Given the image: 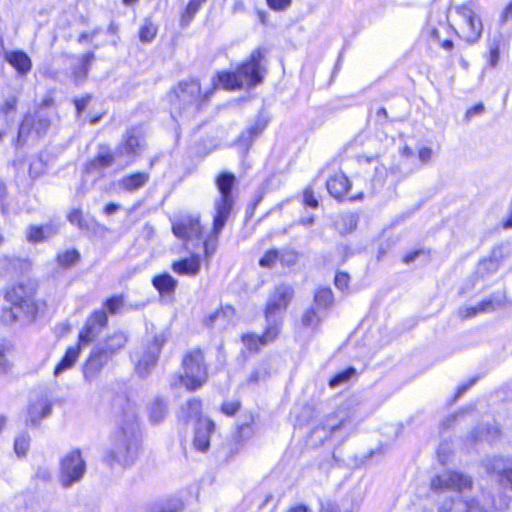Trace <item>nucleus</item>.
Returning a JSON list of instances; mask_svg holds the SVG:
<instances>
[{
    "label": "nucleus",
    "instance_id": "nucleus-59",
    "mask_svg": "<svg viewBox=\"0 0 512 512\" xmlns=\"http://www.w3.org/2000/svg\"><path fill=\"white\" fill-rule=\"evenodd\" d=\"M484 112V105L482 103H478L475 106L471 107L467 110L465 117L469 120L475 115H480Z\"/></svg>",
    "mask_w": 512,
    "mask_h": 512
},
{
    "label": "nucleus",
    "instance_id": "nucleus-43",
    "mask_svg": "<svg viewBox=\"0 0 512 512\" xmlns=\"http://www.w3.org/2000/svg\"><path fill=\"white\" fill-rule=\"evenodd\" d=\"M79 259V253L76 250H67L58 254L57 262L60 266L69 267L74 265Z\"/></svg>",
    "mask_w": 512,
    "mask_h": 512
},
{
    "label": "nucleus",
    "instance_id": "nucleus-64",
    "mask_svg": "<svg viewBox=\"0 0 512 512\" xmlns=\"http://www.w3.org/2000/svg\"><path fill=\"white\" fill-rule=\"evenodd\" d=\"M499 60V49L498 47H495L491 49L490 56H489V63L492 67L496 66Z\"/></svg>",
    "mask_w": 512,
    "mask_h": 512
},
{
    "label": "nucleus",
    "instance_id": "nucleus-26",
    "mask_svg": "<svg viewBox=\"0 0 512 512\" xmlns=\"http://www.w3.org/2000/svg\"><path fill=\"white\" fill-rule=\"evenodd\" d=\"M149 180V174L146 172H137L123 177L119 181V186L126 191L134 192L146 185Z\"/></svg>",
    "mask_w": 512,
    "mask_h": 512
},
{
    "label": "nucleus",
    "instance_id": "nucleus-17",
    "mask_svg": "<svg viewBox=\"0 0 512 512\" xmlns=\"http://www.w3.org/2000/svg\"><path fill=\"white\" fill-rule=\"evenodd\" d=\"M214 430V423L209 419H199L193 437V447L199 452H206L210 446V435Z\"/></svg>",
    "mask_w": 512,
    "mask_h": 512
},
{
    "label": "nucleus",
    "instance_id": "nucleus-24",
    "mask_svg": "<svg viewBox=\"0 0 512 512\" xmlns=\"http://www.w3.org/2000/svg\"><path fill=\"white\" fill-rule=\"evenodd\" d=\"M279 333L280 332H276L274 336H269L268 324H266L265 332L261 336L252 333L244 334L242 336V342L250 351H258L261 346L273 342L278 337Z\"/></svg>",
    "mask_w": 512,
    "mask_h": 512
},
{
    "label": "nucleus",
    "instance_id": "nucleus-6",
    "mask_svg": "<svg viewBox=\"0 0 512 512\" xmlns=\"http://www.w3.org/2000/svg\"><path fill=\"white\" fill-rule=\"evenodd\" d=\"M183 375L175 376L171 380V386L184 385L188 390L193 391L200 388L208 378L207 366L201 350L188 352L182 361Z\"/></svg>",
    "mask_w": 512,
    "mask_h": 512
},
{
    "label": "nucleus",
    "instance_id": "nucleus-33",
    "mask_svg": "<svg viewBox=\"0 0 512 512\" xmlns=\"http://www.w3.org/2000/svg\"><path fill=\"white\" fill-rule=\"evenodd\" d=\"M448 19V15L446 11H434L432 10L429 14L428 21H427V32L431 35V37L436 42H440V36L438 32V28L436 27V23L439 25L446 22Z\"/></svg>",
    "mask_w": 512,
    "mask_h": 512
},
{
    "label": "nucleus",
    "instance_id": "nucleus-21",
    "mask_svg": "<svg viewBox=\"0 0 512 512\" xmlns=\"http://www.w3.org/2000/svg\"><path fill=\"white\" fill-rule=\"evenodd\" d=\"M52 405L47 398H41L32 403L28 410L27 422L33 426H37L40 421L50 416Z\"/></svg>",
    "mask_w": 512,
    "mask_h": 512
},
{
    "label": "nucleus",
    "instance_id": "nucleus-31",
    "mask_svg": "<svg viewBox=\"0 0 512 512\" xmlns=\"http://www.w3.org/2000/svg\"><path fill=\"white\" fill-rule=\"evenodd\" d=\"M127 341V335L124 332L118 331L107 337L103 343H99L98 345H103L108 353L111 354V357H113V355L125 347Z\"/></svg>",
    "mask_w": 512,
    "mask_h": 512
},
{
    "label": "nucleus",
    "instance_id": "nucleus-38",
    "mask_svg": "<svg viewBox=\"0 0 512 512\" xmlns=\"http://www.w3.org/2000/svg\"><path fill=\"white\" fill-rule=\"evenodd\" d=\"M334 298L330 288H319L314 295V302L318 308H329Z\"/></svg>",
    "mask_w": 512,
    "mask_h": 512
},
{
    "label": "nucleus",
    "instance_id": "nucleus-54",
    "mask_svg": "<svg viewBox=\"0 0 512 512\" xmlns=\"http://www.w3.org/2000/svg\"><path fill=\"white\" fill-rule=\"evenodd\" d=\"M7 347L0 343V374L5 373L10 369V362L6 358Z\"/></svg>",
    "mask_w": 512,
    "mask_h": 512
},
{
    "label": "nucleus",
    "instance_id": "nucleus-23",
    "mask_svg": "<svg viewBox=\"0 0 512 512\" xmlns=\"http://www.w3.org/2000/svg\"><path fill=\"white\" fill-rule=\"evenodd\" d=\"M267 124L268 120L264 116L259 115L254 120L253 124H251L245 131L241 133L238 138L239 144L248 148L254 139L264 131Z\"/></svg>",
    "mask_w": 512,
    "mask_h": 512
},
{
    "label": "nucleus",
    "instance_id": "nucleus-14",
    "mask_svg": "<svg viewBox=\"0 0 512 512\" xmlns=\"http://www.w3.org/2000/svg\"><path fill=\"white\" fill-rule=\"evenodd\" d=\"M173 234L184 242L199 239L202 233L198 214L183 215L172 222Z\"/></svg>",
    "mask_w": 512,
    "mask_h": 512
},
{
    "label": "nucleus",
    "instance_id": "nucleus-1",
    "mask_svg": "<svg viewBox=\"0 0 512 512\" xmlns=\"http://www.w3.org/2000/svg\"><path fill=\"white\" fill-rule=\"evenodd\" d=\"M430 487L443 497L438 512H484L478 502L467 499L472 488V480L468 475L445 471L431 479Z\"/></svg>",
    "mask_w": 512,
    "mask_h": 512
},
{
    "label": "nucleus",
    "instance_id": "nucleus-9",
    "mask_svg": "<svg viewBox=\"0 0 512 512\" xmlns=\"http://www.w3.org/2000/svg\"><path fill=\"white\" fill-rule=\"evenodd\" d=\"M23 287L14 288L7 292L6 298L12 303V307L4 309L1 321L4 324H12L21 317V313L32 315L34 306L30 298L23 297Z\"/></svg>",
    "mask_w": 512,
    "mask_h": 512
},
{
    "label": "nucleus",
    "instance_id": "nucleus-63",
    "mask_svg": "<svg viewBox=\"0 0 512 512\" xmlns=\"http://www.w3.org/2000/svg\"><path fill=\"white\" fill-rule=\"evenodd\" d=\"M89 100H90V96H86L81 99L75 100V106H76L78 113H82L85 110L86 106L89 103Z\"/></svg>",
    "mask_w": 512,
    "mask_h": 512
},
{
    "label": "nucleus",
    "instance_id": "nucleus-18",
    "mask_svg": "<svg viewBox=\"0 0 512 512\" xmlns=\"http://www.w3.org/2000/svg\"><path fill=\"white\" fill-rule=\"evenodd\" d=\"M60 226L55 222H49L44 225H31L26 229V239L28 242L37 244L44 242L59 232Z\"/></svg>",
    "mask_w": 512,
    "mask_h": 512
},
{
    "label": "nucleus",
    "instance_id": "nucleus-44",
    "mask_svg": "<svg viewBox=\"0 0 512 512\" xmlns=\"http://www.w3.org/2000/svg\"><path fill=\"white\" fill-rule=\"evenodd\" d=\"M183 510V502L176 497L167 499L163 502L157 512H181Z\"/></svg>",
    "mask_w": 512,
    "mask_h": 512
},
{
    "label": "nucleus",
    "instance_id": "nucleus-52",
    "mask_svg": "<svg viewBox=\"0 0 512 512\" xmlns=\"http://www.w3.org/2000/svg\"><path fill=\"white\" fill-rule=\"evenodd\" d=\"M68 220L70 221V223L78 226L80 229L86 227L82 217V212L79 209L72 210L68 214Z\"/></svg>",
    "mask_w": 512,
    "mask_h": 512
},
{
    "label": "nucleus",
    "instance_id": "nucleus-40",
    "mask_svg": "<svg viewBox=\"0 0 512 512\" xmlns=\"http://www.w3.org/2000/svg\"><path fill=\"white\" fill-rule=\"evenodd\" d=\"M355 375H356L355 368L349 367V368L337 373L336 375H334L330 379L329 385H330V387L335 388L337 386H340V385L348 382Z\"/></svg>",
    "mask_w": 512,
    "mask_h": 512
},
{
    "label": "nucleus",
    "instance_id": "nucleus-5",
    "mask_svg": "<svg viewBox=\"0 0 512 512\" xmlns=\"http://www.w3.org/2000/svg\"><path fill=\"white\" fill-rule=\"evenodd\" d=\"M236 178L232 173L223 172L216 178L219 197L214 201L213 233L220 234L234 205L232 189Z\"/></svg>",
    "mask_w": 512,
    "mask_h": 512
},
{
    "label": "nucleus",
    "instance_id": "nucleus-15",
    "mask_svg": "<svg viewBox=\"0 0 512 512\" xmlns=\"http://www.w3.org/2000/svg\"><path fill=\"white\" fill-rule=\"evenodd\" d=\"M111 358V354L103 345H96L83 365L85 380L89 382L95 380Z\"/></svg>",
    "mask_w": 512,
    "mask_h": 512
},
{
    "label": "nucleus",
    "instance_id": "nucleus-3",
    "mask_svg": "<svg viewBox=\"0 0 512 512\" xmlns=\"http://www.w3.org/2000/svg\"><path fill=\"white\" fill-rule=\"evenodd\" d=\"M263 59L262 52L254 50L250 57L242 63L235 72L218 73L213 80V86L220 85L226 90H236L243 87H254L262 82L264 67L261 65Z\"/></svg>",
    "mask_w": 512,
    "mask_h": 512
},
{
    "label": "nucleus",
    "instance_id": "nucleus-58",
    "mask_svg": "<svg viewBox=\"0 0 512 512\" xmlns=\"http://www.w3.org/2000/svg\"><path fill=\"white\" fill-rule=\"evenodd\" d=\"M498 269V263L496 260L490 258L481 262L480 270H486L490 273L496 272Z\"/></svg>",
    "mask_w": 512,
    "mask_h": 512
},
{
    "label": "nucleus",
    "instance_id": "nucleus-29",
    "mask_svg": "<svg viewBox=\"0 0 512 512\" xmlns=\"http://www.w3.org/2000/svg\"><path fill=\"white\" fill-rule=\"evenodd\" d=\"M173 270L182 275H196L200 270V257L192 255L190 258L173 263Z\"/></svg>",
    "mask_w": 512,
    "mask_h": 512
},
{
    "label": "nucleus",
    "instance_id": "nucleus-13",
    "mask_svg": "<svg viewBox=\"0 0 512 512\" xmlns=\"http://www.w3.org/2000/svg\"><path fill=\"white\" fill-rule=\"evenodd\" d=\"M172 95L174 96L172 103L176 109L190 106L197 108L201 98V85L195 79L181 81L178 83L177 87L174 88Z\"/></svg>",
    "mask_w": 512,
    "mask_h": 512
},
{
    "label": "nucleus",
    "instance_id": "nucleus-41",
    "mask_svg": "<svg viewBox=\"0 0 512 512\" xmlns=\"http://www.w3.org/2000/svg\"><path fill=\"white\" fill-rule=\"evenodd\" d=\"M482 311L486 313H490L495 311L496 309L501 308L504 305V296L502 295H492L488 299L483 300L482 302Z\"/></svg>",
    "mask_w": 512,
    "mask_h": 512
},
{
    "label": "nucleus",
    "instance_id": "nucleus-61",
    "mask_svg": "<svg viewBox=\"0 0 512 512\" xmlns=\"http://www.w3.org/2000/svg\"><path fill=\"white\" fill-rule=\"evenodd\" d=\"M459 317L462 319H468L476 316L475 309L473 306L461 307L458 311Z\"/></svg>",
    "mask_w": 512,
    "mask_h": 512
},
{
    "label": "nucleus",
    "instance_id": "nucleus-36",
    "mask_svg": "<svg viewBox=\"0 0 512 512\" xmlns=\"http://www.w3.org/2000/svg\"><path fill=\"white\" fill-rule=\"evenodd\" d=\"M207 2V0H189L187 7L182 14L181 24L187 26L193 20L199 9Z\"/></svg>",
    "mask_w": 512,
    "mask_h": 512
},
{
    "label": "nucleus",
    "instance_id": "nucleus-46",
    "mask_svg": "<svg viewBox=\"0 0 512 512\" xmlns=\"http://www.w3.org/2000/svg\"><path fill=\"white\" fill-rule=\"evenodd\" d=\"M234 314V309L231 306L222 307L220 310L212 313L208 319L207 324L213 325L217 320L224 319L226 317H230Z\"/></svg>",
    "mask_w": 512,
    "mask_h": 512
},
{
    "label": "nucleus",
    "instance_id": "nucleus-10",
    "mask_svg": "<svg viewBox=\"0 0 512 512\" xmlns=\"http://www.w3.org/2000/svg\"><path fill=\"white\" fill-rule=\"evenodd\" d=\"M145 149V136L140 127H133L126 131L121 143L117 146L116 155L126 157V164L132 163Z\"/></svg>",
    "mask_w": 512,
    "mask_h": 512
},
{
    "label": "nucleus",
    "instance_id": "nucleus-53",
    "mask_svg": "<svg viewBox=\"0 0 512 512\" xmlns=\"http://www.w3.org/2000/svg\"><path fill=\"white\" fill-rule=\"evenodd\" d=\"M350 277L347 273L339 272L335 276V286L340 290H345L348 288Z\"/></svg>",
    "mask_w": 512,
    "mask_h": 512
},
{
    "label": "nucleus",
    "instance_id": "nucleus-56",
    "mask_svg": "<svg viewBox=\"0 0 512 512\" xmlns=\"http://www.w3.org/2000/svg\"><path fill=\"white\" fill-rule=\"evenodd\" d=\"M267 3L271 9L282 11L290 6L291 0H267Z\"/></svg>",
    "mask_w": 512,
    "mask_h": 512
},
{
    "label": "nucleus",
    "instance_id": "nucleus-20",
    "mask_svg": "<svg viewBox=\"0 0 512 512\" xmlns=\"http://www.w3.org/2000/svg\"><path fill=\"white\" fill-rule=\"evenodd\" d=\"M94 58L95 56L93 52H88L81 58L74 56L70 57L72 65V77L76 84L83 82L86 79Z\"/></svg>",
    "mask_w": 512,
    "mask_h": 512
},
{
    "label": "nucleus",
    "instance_id": "nucleus-16",
    "mask_svg": "<svg viewBox=\"0 0 512 512\" xmlns=\"http://www.w3.org/2000/svg\"><path fill=\"white\" fill-rule=\"evenodd\" d=\"M108 317L105 310L94 311L86 320L79 333V345L89 344L95 340L107 325Z\"/></svg>",
    "mask_w": 512,
    "mask_h": 512
},
{
    "label": "nucleus",
    "instance_id": "nucleus-12",
    "mask_svg": "<svg viewBox=\"0 0 512 512\" xmlns=\"http://www.w3.org/2000/svg\"><path fill=\"white\" fill-rule=\"evenodd\" d=\"M165 342L163 334H156L148 341L142 351L134 355L136 371L140 376H146L157 362L161 348Z\"/></svg>",
    "mask_w": 512,
    "mask_h": 512
},
{
    "label": "nucleus",
    "instance_id": "nucleus-4",
    "mask_svg": "<svg viewBox=\"0 0 512 512\" xmlns=\"http://www.w3.org/2000/svg\"><path fill=\"white\" fill-rule=\"evenodd\" d=\"M294 297V289L289 284L277 285L268 295L264 316L268 324V335L280 332L284 314Z\"/></svg>",
    "mask_w": 512,
    "mask_h": 512
},
{
    "label": "nucleus",
    "instance_id": "nucleus-45",
    "mask_svg": "<svg viewBox=\"0 0 512 512\" xmlns=\"http://www.w3.org/2000/svg\"><path fill=\"white\" fill-rule=\"evenodd\" d=\"M301 321L304 326L315 328L320 323V317L313 308H310L305 311Z\"/></svg>",
    "mask_w": 512,
    "mask_h": 512
},
{
    "label": "nucleus",
    "instance_id": "nucleus-57",
    "mask_svg": "<svg viewBox=\"0 0 512 512\" xmlns=\"http://www.w3.org/2000/svg\"><path fill=\"white\" fill-rule=\"evenodd\" d=\"M240 408V403L238 401H230V402H225L223 405H222V411L226 414V415H234Z\"/></svg>",
    "mask_w": 512,
    "mask_h": 512
},
{
    "label": "nucleus",
    "instance_id": "nucleus-47",
    "mask_svg": "<svg viewBox=\"0 0 512 512\" xmlns=\"http://www.w3.org/2000/svg\"><path fill=\"white\" fill-rule=\"evenodd\" d=\"M123 306V298L121 296H113L111 298H108L105 303L104 307L111 313L115 314L120 309V307Z\"/></svg>",
    "mask_w": 512,
    "mask_h": 512
},
{
    "label": "nucleus",
    "instance_id": "nucleus-37",
    "mask_svg": "<svg viewBox=\"0 0 512 512\" xmlns=\"http://www.w3.org/2000/svg\"><path fill=\"white\" fill-rule=\"evenodd\" d=\"M31 437L28 432L19 433L14 440V451L18 457H25L30 449Z\"/></svg>",
    "mask_w": 512,
    "mask_h": 512
},
{
    "label": "nucleus",
    "instance_id": "nucleus-25",
    "mask_svg": "<svg viewBox=\"0 0 512 512\" xmlns=\"http://www.w3.org/2000/svg\"><path fill=\"white\" fill-rule=\"evenodd\" d=\"M359 163L366 174L373 170V180L382 181L386 176V168L379 162L378 157H361Z\"/></svg>",
    "mask_w": 512,
    "mask_h": 512
},
{
    "label": "nucleus",
    "instance_id": "nucleus-55",
    "mask_svg": "<svg viewBox=\"0 0 512 512\" xmlns=\"http://www.w3.org/2000/svg\"><path fill=\"white\" fill-rule=\"evenodd\" d=\"M16 97L12 96L5 100L4 104L0 107V112L8 115L11 112H14L16 110Z\"/></svg>",
    "mask_w": 512,
    "mask_h": 512
},
{
    "label": "nucleus",
    "instance_id": "nucleus-62",
    "mask_svg": "<svg viewBox=\"0 0 512 512\" xmlns=\"http://www.w3.org/2000/svg\"><path fill=\"white\" fill-rule=\"evenodd\" d=\"M424 254V250L418 249L406 254L403 258L404 263L410 264L414 262L420 255Z\"/></svg>",
    "mask_w": 512,
    "mask_h": 512
},
{
    "label": "nucleus",
    "instance_id": "nucleus-2",
    "mask_svg": "<svg viewBox=\"0 0 512 512\" xmlns=\"http://www.w3.org/2000/svg\"><path fill=\"white\" fill-rule=\"evenodd\" d=\"M118 427L113 433L112 448L104 460L110 466H128L134 462L140 447V432L133 409L123 413L117 420Z\"/></svg>",
    "mask_w": 512,
    "mask_h": 512
},
{
    "label": "nucleus",
    "instance_id": "nucleus-50",
    "mask_svg": "<svg viewBox=\"0 0 512 512\" xmlns=\"http://www.w3.org/2000/svg\"><path fill=\"white\" fill-rule=\"evenodd\" d=\"M303 203L311 208H317L319 205L318 199L315 197L311 188H306L303 192Z\"/></svg>",
    "mask_w": 512,
    "mask_h": 512
},
{
    "label": "nucleus",
    "instance_id": "nucleus-60",
    "mask_svg": "<svg viewBox=\"0 0 512 512\" xmlns=\"http://www.w3.org/2000/svg\"><path fill=\"white\" fill-rule=\"evenodd\" d=\"M431 156L432 150L428 147H423L418 151V158L423 164L428 163Z\"/></svg>",
    "mask_w": 512,
    "mask_h": 512
},
{
    "label": "nucleus",
    "instance_id": "nucleus-28",
    "mask_svg": "<svg viewBox=\"0 0 512 512\" xmlns=\"http://www.w3.org/2000/svg\"><path fill=\"white\" fill-rule=\"evenodd\" d=\"M80 345L71 346L66 350L65 355L60 360V362L56 365L54 369V376H60L64 371L72 368L76 363L79 355H80Z\"/></svg>",
    "mask_w": 512,
    "mask_h": 512
},
{
    "label": "nucleus",
    "instance_id": "nucleus-42",
    "mask_svg": "<svg viewBox=\"0 0 512 512\" xmlns=\"http://www.w3.org/2000/svg\"><path fill=\"white\" fill-rule=\"evenodd\" d=\"M157 28L149 20H146L140 28L139 37L142 42H151L156 36Z\"/></svg>",
    "mask_w": 512,
    "mask_h": 512
},
{
    "label": "nucleus",
    "instance_id": "nucleus-34",
    "mask_svg": "<svg viewBox=\"0 0 512 512\" xmlns=\"http://www.w3.org/2000/svg\"><path fill=\"white\" fill-rule=\"evenodd\" d=\"M490 470V468H488ZM492 472L497 473L499 482L512 490V462L504 465L501 460H496L491 467Z\"/></svg>",
    "mask_w": 512,
    "mask_h": 512
},
{
    "label": "nucleus",
    "instance_id": "nucleus-35",
    "mask_svg": "<svg viewBox=\"0 0 512 512\" xmlns=\"http://www.w3.org/2000/svg\"><path fill=\"white\" fill-rule=\"evenodd\" d=\"M340 234L351 233L357 226V217L353 213L339 214L334 221Z\"/></svg>",
    "mask_w": 512,
    "mask_h": 512
},
{
    "label": "nucleus",
    "instance_id": "nucleus-19",
    "mask_svg": "<svg viewBox=\"0 0 512 512\" xmlns=\"http://www.w3.org/2000/svg\"><path fill=\"white\" fill-rule=\"evenodd\" d=\"M326 187L329 194L337 200H342L352 188L348 177L341 172L330 177L326 181Z\"/></svg>",
    "mask_w": 512,
    "mask_h": 512
},
{
    "label": "nucleus",
    "instance_id": "nucleus-32",
    "mask_svg": "<svg viewBox=\"0 0 512 512\" xmlns=\"http://www.w3.org/2000/svg\"><path fill=\"white\" fill-rule=\"evenodd\" d=\"M201 413V402L195 398L188 400L185 404L182 405L179 417L183 421H192L202 419L200 417Z\"/></svg>",
    "mask_w": 512,
    "mask_h": 512
},
{
    "label": "nucleus",
    "instance_id": "nucleus-48",
    "mask_svg": "<svg viewBox=\"0 0 512 512\" xmlns=\"http://www.w3.org/2000/svg\"><path fill=\"white\" fill-rule=\"evenodd\" d=\"M219 235L220 234L214 235L213 229H212L208 238L204 241V251H205L206 256H210L214 253Z\"/></svg>",
    "mask_w": 512,
    "mask_h": 512
},
{
    "label": "nucleus",
    "instance_id": "nucleus-11",
    "mask_svg": "<svg viewBox=\"0 0 512 512\" xmlns=\"http://www.w3.org/2000/svg\"><path fill=\"white\" fill-rule=\"evenodd\" d=\"M50 123L49 117L42 111L27 114L20 125L17 142L24 144L30 137L40 138L46 134Z\"/></svg>",
    "mask_w": 512,
    "mask_h": 512
},
{
    "label": "nucleus",
    "instance_id": "nucleus-7",
    "mask_svg": "<svg viewBox=\"0 0 512 512\" xmlns=\"http://www.w3.org/2000/svg\"><path fill=\"white\" fill-rule=\"evenodd\" d=\"M456 34L469 45L477 43L483 32V23L476 12L468 5L455 7Z\"/></svg>",
    "mask_w": 512,
    "mask_h": 512
},
{
    "label": "nucleus",
    "instance_id": "nucleus-51",
    "mask_svg": "<svg viewBox=\"0 0 512 512\" xmlns=\"http://www.w3.org/2000/svg\"><path fill=\"white\" fill-rule=\"evenodd\" d=\"M321 512H352L348 508H342L339 504L332 502V501H326L321 504Z\"/></svg>",
    "mask_w": 512,
    "mask_h": 512
},
{
    "label": "nucleus",
    "instance_id": "nucleus-30",
    "mask_svg": "<svg viewBox=\"0 0 512 512\" xmlns=\"http://www.w3.org/2000/svg\"><path fill=\"white\" fill-rule=\"evenodd\" d=\"M152 284L161 295L172 294L177 286V281L168 273L160 274L152 279Z\"/></svg>",
    "mask_w": 512,
    "mask_h": 512
},
{
    "label": "nucleus",
    "instance_id": "nucleus-49",
    "mask_svg": "<svg viewBox=\"0 0 512 512\" xmlns=\"http://www.w3.org/2000/svg\"><path fill=\"white\" fill-rule=\"evenodd\" d=\"M278 258L277 250H270L265 253V255L259 260V264L262 267L270 268L274 265Z\"/></svg>",
    "mask_w": 512,
    "mask_h": 512
},
{
    "label": "nucleus",
    "instance_id": "nucleus-27",
    "mask_svg": "<svg viewBox=\"0 0 512 512\" xmlns=\"http://www.w3.org/2000/svg\"><path fill=\"white\" fill-rule=\"evenodd\" d=\"M7 62L12 65L19 74H26L31 69V60L29 56L22 51H12L6 53Z\"/></svg>",
    "mask_w": 512,
    "mask_h": 512
},
{
    "label": "nucleus",
    "instance_id": "nucleus-8",
    "mask_svg": "<svg viewBox=\"0 0 512 512\" xmlns=\"http://www.w3.org/2000/svg\"><path fill=\"white\" fill-rule=\"evenodd\" d=\"M86 463L79 449H73L60 458L58 479L64 488L78 483L84 476Z\"/></svg>",
    "mask_w": 512,
    "mask_h": 512
},
{
    "label": "nucleus",
    "instance_id": "nucleus-39",
    "mask_svg": "<svg viewBox=\"0 0 512 512\" xmlns=\"http://www.w3.org/2000/svg\"><path fill=\"white\" fill-rule=\"evenodd\" d=\"M167 412L166 403L161 399H156L151 408H150V418L152 422L159 423L161 422Z\"/></svg>",
    "mask_w": 512,
    "mask_h": 512
},
{
    "label": "nucleus",
    "instance_id": "nucleus-22",
    "mask_svg": "<svg viewBox=\"0 0 512 512\" xmlns=\"http://www.w3.org/2000/svg\"><path fill=\"white\" fill-rule=\"evenodd\" d=\"M114 161V154L108 147L102 146L98 153L86 165V171L89 173L100 172L110 167Z\"/></svg>",
    "mask_w": 512,
    "mask_h": 512
}]
</instances>
